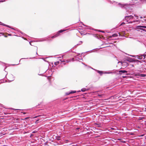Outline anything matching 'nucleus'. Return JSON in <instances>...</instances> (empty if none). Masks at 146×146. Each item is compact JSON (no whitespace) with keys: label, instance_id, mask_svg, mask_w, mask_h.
I'll list each match as a JSON object with an SVG mask.
<instances>
[{"label":"nucleus","instance_id":"79ce46f5","mask_svg":"<svg viewBox=\"0 0 146 146\" xmlns=\"http://www.w3.org/2000/svg\"><path fill=\"white\" fill-rule=\"evenodd\" d=\"M118 140H121V139H118Z\"/></svg>","mask_w":146,"mask_h":146},{"label":"nucleus","instance_id":"f8f14e48","mask_svg":"<svg viewBox=\"0 0 146 146\" xmlns=\"http://www.w3.org/2000/svg\"><path fill=\"white\" fill-rule=\"evenodd\" d=\"M96 70L97 72L98 73H99L101 76L102 75V74L104 73L103 72V71H100L97 70Z\"/></svg>","mask_w":146,"mask_h":146},{"label":"nucleus","instance_id":"c03bdc74","mask_svg":"<svg viewBox=\"0 0 146 146\" xmlns=\"http://www.w3.org/2000/svg\"><path fill=\"white\" fill-rule=\"evenodd\" d=\"M90 27H88V29H90Z\"/></svg>","mask_w":146,"mask_h":146},{"label":"nucleus","instance_id":"7ed1b4c3","mask_svg":"<svg viewBox=\"0 0 146 146\" xmlns=\"http://www.w3.org/2000/svg\"><path fill=\"white\" fill-rule=\"evenodd\" d=\"M137 29L142 30L144 31H146V26H138L137 27Z\"/></svg>","mask_w":146,"mask_h":146},{"label":"nucleus","instance_id":"7c9ffc66","mask_svg":"<svg viewBox=\"0 0 146 146\" xmlns=\"http://www.w3.org/2000/svg\"><path fill=\"white\" fill-rule=\"evenodd\" d=\"M99 31L100 32H102V33H104V31Z\"/></svg>","mask_w":146,"mask_h":146},{"label":"nucleus","instance_id":"393cba45","mask_svg":"<svg viewBox=\"0 0 146 146\" xmlns=\"http://www.w3.org/2000/svg\"><path fill=\"white\" fill-rule=\"evenodd\" d=\"M70 94V92H67L66 93V95H68Z\"/></svg>","mask_w":146,"mask_h":146},{"label":"nucleus","instance_id":"603ef678","mask_svg":"<svg viewBox=\"0 0 146 146\" xmlns=\"http://www.w3.org/2000/svg\"><path fill=\"white\" fill-rule=\"evenodd\" d=\"M7 74H6V75H7Z\"/></svg>","mask_w":146,"mask_h":146},{"label":"nucleus","instance_id":"f257e3e1","mask_svg":"<svg viewBox=\"0 0 146 146\" xmlns=\"http://www.w3.org/2000/svg\"><path fill=\"white\" fill-rule=\"evenodd\" d=\"M126 15L125 17V19H124V21H126L127 23H132L139 21L138 20L132 21L134 19V17L131 15H128L127 13H126Z\"/></svg>","mask_w":146,"mask_h":146},{"label":"nucleus","instance_id":"c756f323","mask_svg":"<svg viewBox=\"0 0 146 146\" xmlns=\"http://www.w3.org/2000/svg\"><path fill=\"white\" fill-rule=\"evenodd\" d=\"M24 114H26V113L25 112H22Z\"/></svg>","mask_w":146,"mask_h":146},{"label":"nucleus","instance_id":"1a4fd4ad","mask_svg":"<svg viewBox=\"0 0 146 146\" xmlns=\"http://www.w3.org/2000/svg\"><path fill=\"white\" fill-rule=\"evenodd\" d=\"M0 24L1 25H3V26H6L7 27H9V28H10L11 29H13L15 30V29L11 28L9 26L7 25H5V24H4V23H2L1 22H0Z\"/></svg>","mask_w":146,"mask_h":146},{"label":"nucleus","instance_id":"3c124183","mask_svg":"<svg viewBox=\"0 0 146 146\" xmlns=\"http://www.w3.org/2000/svg\"><path fill=\"white\" fill-rule=\"evenodd\" d=\"M82 25H84L85 26H85V25H84V24H82Z\"/></svg>","mask_w":146,"mask_h":146},{"label":"nucleus","instance_id":"cd10ccee","mask_svg":"<svg viewBox=\"0 0 146 146\" xmlns=\"http://www.w3.org/2000/svg\"><path fill=\"white\" fill-rule=\"evenodd\" d=\"M41 116L40 115H39V116H36L35 117H34V118H36L38 117H40Z\"/></svg>","mask_w":146,"mask_h":146},{"label":"nucleus","instance_id":"473e14b6","mask_svg":"<svg viewBox=\"0 0 146 146\" xmlns=\"http://www.w3.org/2000/svg\"><path fill=\"white\" fill-rule=\"evenodd\" d=\"M7 68V66H5V69H4V71H5V69Z\"/></svg>","mask_w":146,"mask_h":146},{"label":"nucleus","instance_id":"aec40b11","mask_svg":"<svg viewBox=\"0 0 146 146\" xmlns=\"http://www.w3.org/2000/svg\"><path fill=\"white\" fill-rule=\"evenodd\" d=\"M59 64V61H57L54 62V64L56 65H57Z\"/></svg>","mask_w":146,"mask_h":146},{"label":"nucleus","instance_id":"9b49d317","mask_svg":"<svg viewBox=\"0 0 146 146\" xmlns=\"http://www.w3.org/2000/svg\"><path fill=\"white\" fill-rule=\"evenodd\" d=\"M119 72L120 74H121L122 73H127V71L125 70H120L119 71Z\"/></svg>","mask_w":146,"mask_h":146},{"label":"nucleus","instance_id":"c85d7f7f","mask_svg":"<svg viewBox=\"0 0 146 146\" xmlns=\"http://www.w3.org/2000/svg\"><path fill=\"white\" fill-rule=\"evenodd\" d=\"M125 24V23H124V22H123L120 25H123V24Z\"/></svg>","mask_w":146,"mask_h":146},{"label":"nucleus","instance_id":"bb28decb","mask_svg":"<svg viewBox=\"0 0 146 146\" xmlns=\"http://www.w3.org/2000/svg\"><path fill=\"white\" fill-rule=\"evenodd\" d=\"M134 16L135 17H136V19H138V16H137L136 15H135V14H134Z\"/></svg>","mask_w":146,"mask_h":146},{"label":"nucleus","instance_id":"de8ad7c7","mask_svg":"<svg viewBox=\"0 0 146 146\" xmlns=\"http://www.w3.org/2000/svg\"><path fill=\"white\" fill-rule=\"evenodd\" d=\"M17 64L16 65H18V64ZM16 64H13V65H15Z\"/></svg>","mask_w":146,"mask_h":146},{"label":"nucleus","instance_id":"6ab92c4d","mask_svg":"<svg viewBox=\"0 0 146 146\" xmlns=\"http://www.w3.org/2000/svg\"><path fill=\"white\" fill-rule=\"evenodd\" d=\"M82 43V41H80L79 42V43L77 45H79L81 44Z\"/></svg>","mask_w":146,"mask_h":146},{"label":"nucleus","instance_id":"2f4dec72","mask_svg":"<svg viewBox=\"0 0 146 146\" xmlns=\"http://www.w3.org/2000/svg\"><path fill=\"white\" fill-rule=\"evenodd\" d=\"M131 56H132V57H135V56H134V55H130Z\"/></svg>","mask_w":146,"mask_h":146},{"label":"nucleus","instance_id":"72a5a7b5","mask_svg":"<svg viewBox=\"0 0 146 146\" xmlns=\"http://www.w3.org/2000/svg\"><path fill=\"white\" fill-rule=\"evenodd\" d=\"M130 66H133V65L132 64H130Z\"/></svg>","mask_w":146,"mask_h":146},{"label":"nucleus","instance_id":"a19ab883","mask_svg":"<svg viewBox=\"0 0 146 146\" xmlns=\"http://www.w3.org/2000/svg\"><path fill=\"white\" fill-rule=\"evenodd\" d=\"M35 132H36L35 131H33V132H32V133H35Z\"/></svg>","mask_w":146,"mask_h":146},{"label":"nucleus","instance_id":"dca6fc26","mask_svg":"<svg viewBox=\"0 0 146 146\" xmlns=\"http://www.w3.org/2000/svg\"><path fill=\"white\" fill-rule=\"evenodd\" d=\"M121 64L123 65H124L125 66H127L129 65L128 64L125 62H121Z\"/></svg>","mask_w":146,"mask_h":146},{"label":"nucleus","instance_id":"6e6552de","mask_svg":"<svg viewBox=\"0 0 146 146\" xmlns=\"http://www.w3.org/2000/svg\"><path fill=\"white\" fill-rule=\"evenodd\" d=\"M135 58H137L140 60L143 59V56L142 55V54L136 56Z\"/></svg>","mask_w":146,"mask_h":146},{"label":"nucleus","instance_id":"f03ea898","mask_svg":"<svg viewBox=\"0 0 146 146\" xmlns=\"http://www.w3.org/2000/svg\"><path fill=\"white\" fill-rule=\"evenodd\" d=\"M117 5L119 7L125 9L126 10L127 13H128V15L132 14H133V13H132L131 9H129L130 6L129 5L127 4H122L120 3H118Z\"/></svg>","mask_w":146,"mask_h":146},{"label":"nucleus","instance_id":"49530a36","mask_svg":"<svg viewBox=\"0 0 146 146\" xmlns=\"http://www.w3.org/2000/svg\"><path fill=\"white\" fill-rule=\"evenodd\" d=\"M20 32L21 34H23V33L22 32H21V31H20Z\"/></svg>","mask_w":146,"mask_h":146},{"label":"nucleus","instance_id":"4c0bfd02","mask_svg":"<svg viewBox=\"0 0 146 146\" xmlns=\"http://www.w3.org/2000/svg\"><path fill=\"white\" fill-rule=\"evenodd\" d=\"M62 57H58V58H61Z\"/></svg>","mask_w":146,"mask_h":146},{"label":"nucleus","instance_id":"0eeeda50","mask_svg":"<svg viewBox=\"0 0 146 146\" xmlns=\"http://www.w3.org/2000/svg\"><path fill=\"white\" fill-rule=\"evenodd\" d=\"M125 60L130 62H133V59L130 58L126 57L125 58Z\"/></svg>","mask_w":146,"mask_h":146},{"label":"nucleus","instance_id":"b1692460","mask_svg":"<svg viewBox=\"0 0 146 146\" xmlns=\"http://www.w3.org/2000/svg\"><path fill=\"white\" fill-rule=\"evenodd\" d=\"M56 139L58 140H60V136H58L56 137Z\"/></svg>","mask_w":146,"mask_h":146},{"label":"nucleus","instance_id":"ddd939ff","mask_svg":"<svg viewBox=\"0 0 146 146\" xmlns=\"http://www.w3.org/2000/svg\"><path fill=\"white\" fill-rule=\"evenodd\" d=\"M107 2L110 4H115L116 3L115 1H112L110 0H106Z\"/></svg>","mask_w":146,"mask_h":146},{"label":"nucleus","instance_id":"37998d69","mask_svg":"<svg viewBox=\"0 0 146 146\" xmlns=\"http://www.w3.org/2000/svg\"><path fill=\"white\" fill-rule=\"evenodd\" d=\"M3 2V1H0V2Z\"/></svg>","mask_w":146,"mask_h":146},{"label":"nucleus","instance_id":"a878e982","mask_svg":"<svg viewBox=\"0 0 146 146\" xmlns=\"http://www.w3.org/2000/svg\"><path fill=\"white\" fill-rule=\"evenodd\" d=\"M10 109H12V110H19V109H15L13 108H11Z\"/></svg>","mask_w":146,"mask_h":146},{"label":"nucleus","instance_id":"412c9836","mask_svg":"<svg viewBox=\"0 0 146 146\" xmlns=\"http://www.w3.org/2000/svg\"><path fill=\"white\" fill-rule=\"evenodd\" d=\"M76 91H72L70 92V94H73L76 93Z\"/></svg>","mask_w":146,"mask_h":146},{"label":"nucleus","instance_id":"e433bc0d","mask_svg":"<svg viewBox=\"0 0 146 146\" xmlns=\"http://www.w3.org/2000/svg\"><path fill=\"white\" fill-rule=\"evenodd\" d=\"M118 34L119 35V36H121V35H120V34L119 33H118Z\"/></svg>","mask_w":146,"mask_h":146},{"label":"nucleus","instance_id":"c9c22d12","mask_svg":"<svg viewBox=\"0 0 146 146\" xmlns=\"http://www.w3.org/2000/svg\"><path fill=\"white\" fill-rule=\"evenodd\" d=\"M98 96H102V95H98Z\"/></svg>","mask_w":146,"mask_h":146},{"label":"nucleus","instance_id":"2eb2a0df","mask_svg":"<svg viewBox=\"0 0 146 146\" xmlns=\"http://www.w3.org/2000/svg\"><path fill=\"white\" fill-rule=\"evenodd\" d=\"M89 89H87L86 88H82L81 89V91L82 92H85L86 91H88L89 90Z\"/></svg>","mask_w":146,"mask_h":146},{"label":"nucleus","instance_id":"39448f33","mask_svg":"<svg viewBox=\"0 0 146 146\" xmlns=\"http://www.w3.org/2000/svg\"><path fill=\"white\" fill-rule=\"evenodd\" d=\"M15 77L13 76V75L11 74L9 75V79L10 80H8V82H10L13 81L15 79Z\"/></svg>","mask_w":146,"mask_h":146},{"label":"nucleus","instance_id":"4468645a","mask_svg":"<svg viewBox=\"0 0 146 146\" xmlns=\"http://www.w3.org/2000/svg\"><path fill=\"white\" fill-rule=\"evenodd\" d=\"M135 62L138 63L139 62H141L139 61L137 59H133V62Z\"/></svg>","mask_w":146,"mask_h":146},{"label":"nucleus","instance_id":"ea45409f","mask_svg":"<svg viewBox=\"0 0 146 146\" xmlns=\"http://www.w3.org/2000/svg\"><path fill=\"white\" fill-rule=\"evenodd\" d=\"M31 42L30 41L29 42V44L31 45Z\"/></svg>","mask_w":146,"mask_h":146},{"label":"nucleus","instance_id":"58836bf2","mask_svg":"<svg viewBox=\"0 0 146 146\" xmlns=\"http://www.w3.org/2000/svg\"><path fill=\"white\" fill-rule=\"evenodd\" d=\"M140 18L141 19H142L143 18V17L142 16L140 17Z\"/></svg>","mask_w":146,"mask_h":146},{"label":"nucleus","instance_id":"a211bd4d","mask_svg":"<svg viewBox=\"0 0 146 146\" xmlns=\"http://www.w3.org/2000/svg\"><path fill=\"white\" fill-rule=\"evenodd\" d=\"M41 120V121L42 120V119H37L36 121H35V123H36V124H37V123H38V121L39 120Z\"/></svg>","mask_w":146,"mask_h":146},{"label":"nucleus","instance_id":"5701e85b","mask_svg":"<svg viewBox=\"0 0 146 146\" xmlns=\"http://www.w3.org/2000/svg\"><path fill=\"white\" fill-rule=\"evenodd\" d=\"M111 73H112V72H104V74H111Z\"/></svg>","mask_w":146,"mask_h":146},{"label":"nucleus","instance_id":"423d86ee","mask_svg":"<svg viewBox=\"0 0 146 146\" xmlns=\"http://www.w3.org/2000/svg\"><path fill=\"white\" fill-rule=\"evenodd\" d=\"M59 60L61 61V64L62 65H65L66 64L67 62H68L70 61L68 60H61V59H59Z\"/></svg>","mask_w":146,"mask_h":146},{"label":"nucleus","instance_id":"f3484780","mask_svg":"<svg viewBox=\"0 0 146 146\" xmlns=\"http://www.w3.org/2000/svg\"><path fill=\"white\" fill-rule=\"evenodd\" d=\"M118 36V34H116V33L113 34L112 35V36L113 37H115L117 36Z\"/></svg>","mask_w":146,"mask_h":146},{"label":"nucleus","instance_id":"09e8293b","mask_svg":"<svg viewBox=\"0 0 146 146\" xmlns=\"http://www.w3.org/2000/svg\"><path fill=\"white\" fill-rule=\"evenodd\" d=\"M2 33H0V34H2Z\"/></svg>","mask_w":146,"mask_h":146},{"label":"nucleus","instance_id":"a18cd8bd","mask_svg":"<svg viewBox=\"0 0 146 146\" xmlns=\"http://www.w3.org/2000/svg\"><path fill=\"white\" fill-rule=\"evenodd\" d=\"M125 77H126V76H123V78H125Z\"/></svg>","mask_w":146,"mask_h":146},{"label":"nucleus","instance_id":"f704fd0d","mask_svg":"<svg viewBox=\"0 0 146 146\" xmlns=\"http://www.w3.org/2000/svg\"><path fill=\"white\" fill-rule=\"evenodd\" d=\"M121 142H123V143H125V141H122Z\"/></svg>","mask_w":146,"mask_h":146},{"label":"nucleus","instance_id":"20e7f679","mask_svg":"<svg viewBox=\"0 0 146 146\" xmlns=\"http://www.w3.org/2000/svg\"><path fill=\"white\" fill-rule=\"evenodd\" d=\"M66 30H61L60 31H59L56 33V35H54L53 36H52L51 37V38H56V37L58 36L59 35H60V33H62L64 31H65Z\"/></svg>","mask_w":146,"mask_h":146},{"label":"nucleus","instance_id":"864d4df0","mask_svg":"<svg viewBox=\"0 0 146 146\" xmlns=\"http://www.w3.org/2000/svg\"><path fill=\"white\" fill-rule=\"evenodd\" d=\"M145 111H146V110H145Z\"/></svg>","mask_w":146,"mask_h":146},{"label":"nucleus","instance_id":"4be33fe9","mask_svg":"<svg viewBox=\"0 0 146 146\" xmlns=\"http://www.w3.org/2000/svg\"><path fill=\"white\" fill-rule=\"evenodd\" d=\"M142 55L143 56V59H145L146 56V54H143V55Z\"/></svg>","mask_w":146,"mask_h":146},{"label":"nucleus","instance_id":"9d476101","mask_svg":"<svg viewBox=\"0 0 146 146\" xmlns=\"http://www.w3.org/2000/svg\"><path fill=\"white\" fill-rule=\"evenodd\" d=\"M137 75L138 76L141 77H144L146 76V75L144 74L138 73Z\"/></svg>","mask_w":146,"mask_h":146},{"label":"nucleus","instance_id":"8fccbe9b","mask_svg":"<svg viewBox=\"0 0 146 146\" xmlns=\"http://www.w3.org/2000/svg\"><path fill=\"white\" fill-rule=\"evenodd\" d=\"M80 92V90H79V91H78V92Z\"/></svg>","mask_w":146,"mask_h":146}]
</instances>
